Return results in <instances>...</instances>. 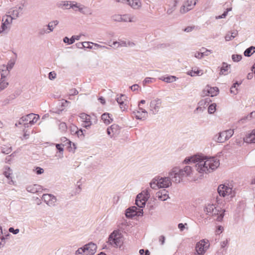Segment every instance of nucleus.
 Listing matches in <instances>:
<instances>
[{
    "instance_id": "nucleus-1",
    "label": "nucleus",
    "mask_w": 255,
    "mask_h": 255,
    "mask_svg": "<svg viewBox=\"0 0 255 255\" xmlns=\"http://www.w3.org/2000/svg\"><path fill=\"white\" fill-rule=\"evenodd\" d=\"M185 164H194L196 170L200 174H208L216 170L220 165L219 159L216 157H208L203 155H195L186 157L183 161Z\"/></svg>"
},
{
    "instance_id": "nucleus-2",
    "label": "nucleus",
    "mask_w": 255,
    "mask_h": 255,
    "mask_svg": "<svg viewBox=\"0 0 255 255\" xmlns=\"http://www.w3.org/2000/svg\"><path fill=\"white\" fill-rule=\"evenodd\" d=\"M204 212L209 216L213 217L215 220L221 221L224 216L225 210L214 204H208L204 208Z\"/></svg>"
},
{
    "instance_id": "nucleus-3",
    "label": "nucleus",
    "mask_w": 255,
    "mask_h": 255,
    "mask_svg": "<svg viewBox=\"0 0 255 255\" xmlns=\"http://www.w3.org/2000/svg\"><path fill=\"white\" fill-rule=\"evenodd\" d=\"M108 243L113 247L120 248L123 243L122 235L117 231H114L109 236Z\"/></svg>"
},
{
    "instance_id": "nucleus-4",
    "label": "nucleus",
    "mask_w": 255,
    "mask_h": 255,
    "mask_svg": "<svg viewBox=\"0 0 255 255\" xmlns=\"http://www.w3.org/2000/svg\"><path fill=\"white\" fill-rule=\"evenodd\" d=\"M234 133V130L233 129L224 130L215 136V140L219 143H223L230 138Z\"/></svg>"
},
{
    "instance_id": "nucleus-5",
    "label": "nucleus",
    "mask_w": 255,
    "mask_h": 255,
    "mask_svg": "<svg viewBox=\"0 0 255 255\" xmlns=\"http://www.w3.org/2000/svg\"><path fill=\"white\" fill-rule=\"evenodd\" d=\"M181 174L180 169L178 167H175L169 172L168 175L173 182L179 183L183 178Z\"/></svg>"
},
{
    "instance_id": "nucleus-6",
    "label": "nucleus",
    "mask_w": 255,
    "mask_h": 255,
    "mask_svg": "<svg viewBox=\"0 0 255 255\" xmlns=\"http://www.w3.org/2000/svg\"><path fill=\"white\" fill-rule=\"evenodd\" d=\"M210 244L209 241L203 239L198 242L196 245V252L198 255H204L207 250L209 248Z\"/></svg>"
},
{
    "instance_id": "nucleus-7",
    "label": "nucleus",
    "mask_w": 255,
    "mask_h": 255,
    "mask_svg": "<svg viewBox=\"0 0 255 255\" xmlns=\"http://www.w3.org/2000/svg\"><path fill=\"white\" fill-rule=\"evenodd\" d=\"M162 100L159 98H155L152 100L149 104V111L153 115L158 113L160 108L162 107Z\"/></svg>"
},
{
    "instance_id": "nucleus-8",
    "label": "nucleus",
    "mask_w": 255,
    "mask_h": 255,
    "mask_svg": "<svg viewBox=\"0 0 255 255\" xmlns=\"http://www.w3.org/2000/svg\"><path fill=\"white\" fill-rule=\"evenodd\" d=\"M218 192L221 196L225 197L227 195H231L233 197L235 193L232 187L229 185H220L218 188Z\"/></svg>"
},
{
    "instance_id": "nucleus-9",
    "label": "nucleus",
    "mask_w": 255,
    "mask_h": 255,
    "mask_svg": "<svg viewBox=\"0 0 255 255\" xmlns=\"http://www.w3.org/2000/svg\"><path fill=\"white\" fill-rule=\"evenodd\" d=\"M14 19L11 15H5L3 16L2 24L0 28V34L3 32L9 30L10 25Z\"/></svg>"
},
{
    "instance_id": "nucleus-10",
    "label": "nucleus",
    "mask_w": 255,
    "mask_h": 255,
    "mask_svg": "<svg viewBox=\"0 0 255 255\" xmlns=\"http://www.w3.org/2000/svg\"><path fill=\"white\" fill-rule=\"evenodd\" d=\"M24 3H21L20 5H17L12 8L9 12L10 15L12 17L15 19L20 15L23 14V10L24 9Z\"/></svg>"
},
{
    "instance_id": "nucleus-11",
    "label": "nucleus",
    "mask_w": 255,
    "mask_h": 255,
    "mask_svg": "<svg viewBox=\"0 0 255 255\" xmlns=\"http://www.w3.org/2000/svg\"><path fill=\"white\" fill-rule=\"evenodd\" d=\"M197 0H186L184 4L180 8V13L183 14L193 9Z\"/></svg>"
},
{
    "instance_id": "nucleus-12",
    "label": "nucleus",
    "mask_w": 255,
    "mask_h": 255,
    "mask_svg": "<svg viewBox=\"0 0 255 255\" xmlns=\"http://www.w3.org/2000/svg\"><path fill=\"white\" fill-rule=\"evenodd\" d=\"M218 93V88L216 87H211L209 85H207L202 91V95L203 96H210L211 97H214L216 96Z\"/></svg>"
},
{
    "instance_id": "nucleus-13",
    "label": "nucleus",
    "mask_w": 255,
    "mask_h": 255,
    "mask_svg": "<svg viewBox=\"0 0 255 255\" xmlns=\"http://www.w3.org/2000/svg\"><path fill=\"white\" fill-rule=\"evenodd\" d=\"M132 114L137 120H144L148 116L147 112L141 108L132 111Z\"/></svg>"
},
{
    "instance_id": "nucleus-14",
    "label": "nucleus",
    "mask_w": 255,
    "mask_h": 255,
    "mask_svg": "<svg viewBox=\"0 0 255 255\" xmlns=\"http://www.w3.org/2000/svg\"><path fill=\"white\" fill-rule=\"evenodd\" d=\"M158 181V188H165L169 187L172 184L171 180L168 177H157Z\"/></svg>"
},
{
    "instance_id": "nucleus-15",
    "label": "nucleus",
    "mask_w": 255,
    "mask_h": 255,
    "mask_svg": "<svg viewBox=\"0 0 255 255\" xmlns=\"http://www.w3.org/2000/svg\"><path fill=\"white\" fill-rule=\"evenodd\" d=\"M135 45V44L133 41L129 40L124 41L120 40L119 41H114L112 43V45H109L110 46H114L117 48L119 47H132Z\"/></svg>"
},
{
    "instance_id": "nucleus-16",
    "label": "nucleus",
    "mask_w": 255,
    "mask_h": 255,
    "mask_svg": "<svg viewBox=\"0 0 255 255\" xmlns=\"http://www.w3.org/2000/svg\"><path fill=\"white\" fill-rule=\"evenodd\" d=\"M31 116H34L33 113L22 117L18 123L15 124V126H18V125H23L25 128L28 127L29 125H31Z\"/></svg>"
},
{
    "instance_id": "nucleus-17",
    "label": "nucleus",
    "mask_w": 255,
    "mask_h": 255,
    "mask_svg": "<svg viewBox=\"0 0 255 255\" xmlns=\"http://www.w3.org/2000/svg\"><path fill=\"white\" fill-rule=\"evenodd\" d=\"M42 199L47 205L50 207L55 206L57 201L56 198L50 194H43Z\"/></svg>"
},
{
    "instance_id": "nucleus-18",
    "label": "nucleus",
    "mask_w": 255,
    "mask_h": 255,
    "mask_svg": "<svg viewBox=\"0 0 255 255\" xmlns=\"http://www.w3.org/2000/svg\"><path fill=\"white\" fill-rule=\"evenodd\" d=\"M80 117L83 122L82 124L83 127L88 128L91 127L92 122L91 121V117L89 115L85 113H82L80 114Z\"/></svg>"
},
{
    "instance_id": "nucleus-19",
    "label": "nucleus",
    "mask_w": 255,
    "mask_h": 255,
    "mask_svg": "<svg viewBox=\"0 0 255 255\" xmlns=\"http://www.w3.org/2000/svg\"><path fill=\"white\" fill-rule=\"evenodd\" d=\"M108 134L112 137L114 135L119 134L120 132L119 127L118 125L114 124L107 129Z\"/></svg>"
},
{
    "instance_id": "nucleus-20",
    "label": "nucleus",
    "mask_w": 255,
    "mask_h": 255,
    "mask_svg": "<svg viewBox=\"0 0 255 255\" xmlns=\"http://www.w3.org/2000/svg\"><path fill=\"white\" fill-rule=\"evenodd\" d=\"M84 246L87 255H94L97 249V246L96 244L91 242L85 245Z\"/></svg>"
},
{
    "instance_id": "nucleus-21",
    "label": "nucleus",
    "mask_w": 255,
    "mask_h": 255,
    "mask_svg": "<svg viewBox=\"0 0 255 255\" xmlns=\"http://www.w3.org/2000/svg\"><path fill=\"white\" fill-rule=\"evenodd\" d=\"M167 192V191L165 189L159 191L156 193V198L160 201H166L167 199L169 198Z\"/></svg>"
},
{
    "instance_id": "nucleus-22",
    "label": "nucleus",
    "mask_w": 255,
    "mask_h": 255,
    "mask_svg": "<svg viewBox=\"0 0 255 255\" xmlns=\"http://www.w3.org/2000/svg\"><path fill=\"white\" fill-rule=\"evenodd\" d=\"M179 1V0H173L169 2L166 11V13L168 15L172 14L173 11L175 10L177 4Z\"/></svg>"
},
{
    "instance_id": "nucleus-23",
    "label": "nucleus",
    "mask_w": 255,
    "mask_h": 255,
    "mask_svg": "<svg viewBox=\"0 0 255 255\" xmlns=\"http://www.w3.org/2000/svg\"><path fill=\"white\" fill-rule=\"evenodd\" d=\"M180 171L181 172V175H182L183 177L190 176L193 173L192 168L189 165H186L184 168L180 169Z\"/></svg>"
},
{
    "instance_id": "nucleus-24",
    "label": "nucleus",
    "mask_w": 255,
    "mask_h": 255,
    "mask_svg": "<svg viewBox=\"0 0 255 255\" xmlns=\"http://www.w3.org/2000/svg\"><path fill=\"white\" fill-rule=\"evenodd\" d=\"M137 208L135 206L131 207L127 209L126 216L127 218H131L137 215Z\"/></svg>"
},
{
    "instance_id": "nucleus-25",
    "label": "nucleus",
    "mask_w": 255,
    "mask_h": 255,
    "mask_svg": "<svg viewBox=\"0 0 255 255\" xmlns=\"http://www.w3.org/2000/svg\"><path fill=\"white\" fill-rule=\"evenodd\" d=\"M208 99H206L204 100H201L199 103V106L194 110V113L197 114L199 113H202L205 109L204 105H206V103H208Z\"/></svg>"
},
{
    "instance_id": "nucleus-26",
    "label": "nucleus",
    "mask_w": 255,
    "mask_h": 255,
    "mask_svg": "<svg viewBox=\"0 0 255 255\" xmlns=\"http://www.w3.org/2000/svg\"><path fill=\"white\" fill-rule=\"evenodd\" d=\"M127 97L125 95L121 94L120 96L116 98V101L119 104L120 108L123 110L126 109V104H125V101Z\"/></svg>"
},
{
    "instance_id": "nucleus-27",
    "label": "nucleus",
    "mask_w": 255,
    "mask_h": 255,
    "mask_svg": "<svg viewBox=\"0 0 255 255\" xmlns=\"http://www.w3.org/2000/svg\"><path fill=\"white\" fill-rule=\"evenodd\" d=\"M147 201L142 197V194H139L136 196L135 204L138 207L141 208L145 206Z\"/></svg>"
},
{
    "instance_id": "nucleus-28",
    "label": "nucleus",
    "mask_w": 255,
    "mask_h": 255,
    "mask_svg": "<svg viewBox=\"0 0 255 255\" xmlns=\"http://www.w3.org/2000/svg\"><path fill=\"white\" fill-rule=\"evenodd\" d=\"M231 68V65L228 64L227 63L223 62L222 66L221 68L220 74L226 75L230 73L229 70Z\"/></svg>"
},
{
    "instance_id": "nucleus-29",
    "label": "nucleus",
    "mask_w": 255,
    "mask_h": 255,
    "mask_svg": "<svg viewBox=\"0 0 255 255\" xmlns=\"http://www.w3.org/2000/svg\"><path fill=\"white\" fill-rule=\"evenodd\" d=\"M244 141L247 143H255V129L244 138Z\"/></svg>"
},
{
    "instance_id": "nucleus-30",
    "label": "nucleus",
    "mask_w": 255,
    "mask_h": 255,
    "mask_svg": "<svg viewBox=\"0 0 255 255\" xmlns=\"http://www.w3.org/2000/svg\"><path fill=\"white\" fill-rule=\"evenodd\" d=\"M126 3L134 9L138 8L141 6V2L139 0H127Z\"/></svg>"
},
{
    "instance_id": "nucleus-31",
    "label": "nucleus",
    "mask_w": 255,
    "mask_h": 255,
    "mask_svg": "<svg viewBox=\"0 0 255 255\" xmlns=\"http://www.w3.org/2000/svg\"><path fill=\"white\" fill-rule=\"evenodd\" d=\"M41 189V187L37 184H33L28 186L26 188V190L28 192L35 193L38 192Z\"/></svg>"
},
{
    "instance_id": "nucleus-32",
    "label": "nucleus",
    "mask_w": 255,
    "mask_h": 255,
    "mask_svg": "<svg viewBox=\"0 0 255 255\" xmlns=\"http://www.w3.org/2000/svg\"><path fill=\"white\" fill-rule=\"evenodd\" d=\"M102 120L104 123L106 125H109L113 121L112 119L110 117L109 113H105L101 116Z\"/></svg>"
},
{
    "instance_id": "nucleus-33",
    "label": "nucleus",
    "mask_w": 255,
    "mask_h": 255,
    "mask_svg": "<svg viewBox=\"0 0 255 255\" xmlns=\"http://www.w3.org/2000/svg\"><path fill=\"white\" fill-rule=\"evenodd\" d=\"M59 23V21L57 20L52 21L50 22L47 25L48 31H47V33H49L50 32L53 31L54 27Z\"/></svg>"
},
{
    "instance_id": "nucleus-34",
    "label": "nucleus",
    "mask_w": 255,
    "mask_h": 255,
    "mask_svg": "<svg viewBox=\"0 0 255 255\" xmlns=\"http://www.w3.org/2000/svg\"><path fill=\"white\" fill-rule=\"evenodd\" d=\"M255 52V47L252 46L246 49L244 51V55L247 57L251 56L253 53Z\"/></svg>"
},
{
    "instance_id": "nucleus-35",
    "label": "nucleus",
    "mask_w": 255,
    "mask_h": 255,
    "mask_svg": "<svg viewBox=\"0 0 255 255\" xmlns=\"http://www.w3.org/2000/svg\"><path fill=\"white\" fill-rule=\"evenodd\" d=\"M151 191V189L148 188L145 190L142 191V192L141 193H139V194H142V197L144 198L145 200H148L150 197V192Z\"/></svg>"
},
{
    "instance_id": "nucleus-36",
    "label": "nucleus",
    "mask_w": 255,
    "mask_h": 255,
    "mask_svg": "<svg viewBox=\"0 0 255 255\" xmlns=\"http://www.w3.org/2000/svg\"><path fill=\"white\" fill-rule=\"evenodd\" d=\"M62 146H63V145L62 144H57L56 145V148L59 150V154H56V156L58 157L59 158H62L63 156V148Z\"/></svg>"
},
{
    "instance_id": "nucleus-37",
    "label": "nucleus",
    "mask_w": 255,
    "mask_h": 255,
    "mask_svg": "<svg viewBox=\"0 0 255 255\" xmlns=\"http://www.w3.org/2000/svg\"><path fill=\"white\" fill-rule=\"evenodd\" d=\"M150 188L153 189H156V188H158V178L156 177L154 178L150 183Z\"/></svg>"
},
{
    "instance_id": "nucleus-38",
    "label": "nucleus",
    "mask_w": 255,
    "mask_h": 255,
    "mask_svg": "<svg viewBox=\"0 0 255 255\" xmlns=\"http://www.w3.org/2000/svg\"><path fill=\"white\" fill-rule=\"evenodd\" d=\"M14 64L15 61L11 59L9 61L6 66L3 65L2 67L10 71L14 66Z\"/></svg>"
},
{
    "instance_id": "nucleus-39",
    "label": "nucleus",
    "mask_w": 255,
    "mask_h": 255,
    "mask_svg": "<svg viewBox=\"0 0 255 255\" xmlns=\"http://www.w3.org/2000/svg\"><path fill=\"white\" fill-rule=\"evenodd\" d=\"M160 79L167 83H171L175 81L176 77L173 76H170L166 77H161Z\"/></svg>"
},
{
    "instance_id": "nucleus-40",
    "label": "nucleus",
    "mask_w": 255,
    "mask_h": 255,
    "mask_svg": "<svg viewBox=\"0 0 255 255\" xmlns=\"http://www.w3.org/2000/svg\"><path fill=\"white\" fill-rule=\"evenodd\" d=\"M253 119H255V111L251 112L249 115L242 118L241 121L243 123H244V121H250Z\"/></svg>"
},
{
    "instance_id": "nucleus-41",
    "label": "nucleus",
    "mask_w": 255,
    "mask_h": 255,
    "mask_svg": "<svg viewBox=\"0 0 255 255\" xmlns=\"http://www.w3.org/2000/svg\"><path fill=\"white\" fill-rule=\"evenodd\" d=\"M187 74L188 75L192 77H193L196 76V75H202L203 73L201 70H197V71L191 70L190 71L188 72Z\"/></svg>"
},
{
    "instance_id": "nucleus-42",
    "label": "nucleus",
    "mask_w": 255,
    "mask_h": 255,
    "mask_svg": "<svg viewBox=\"0 0 255 255\" xmlns=\"http://www.w3.org/2000/svg\"><path fill=\"white\" fill-rule=\"evenodd\" d=\"M8 85V83L5 81V79L0 80V92L4 89Z\"/></svg>"
},
{
    "instance_id": "nucleus-43",
    "label": "nucleus",
    "mask_w": 255,
    "mask_h": 255,
    "mask_svg": "<svg viewBox=\"0 0 255 255\" xmlns=\"http://www.w3.org/2000/svg\"><path fill=\"white\" fill-rule=\"evenodd\" d=\"M0 70L1 71V79H5L6 76L9 74V71L2 67L0 69Z\"/></svg>"
},
{
    "instance_id": "nucleus-44",
    "label": "nucleus",
    "mask_w": 255,
    "mask_h": 255,
    "mask_svg": "<svg viewBox=\"0 0 255 255\" xmlns=\"http://www.w3.org/2000/svg\"><path fill=\"white\" fill-rule=\"evenodd\" d=\"M240 84H241V82L238 83V82H236L234 84V85L231 88L230 92L231 93L236 95L238 93V89H235V90H233V89H235L236 88L237 86H239Z\"/></svg>"
},
{
    "instance_id": "nucleus-45",
    "label": "nucleus",
    "mask_w": 255,
    "mask_h": 255,
    "mask_svg": "<svg viewBox=\"0 0 255 255\" xmlns=\"http://www.w3.org/2000/svg\"><path fill=\"white\" fill-rule=\"evenodd\" d=\"M59 129L62 132H64L67 130V126L65 123L61 122L59 124Z\"/></svg>"
},
{
    "instance_id": "nucleus-46",
    "label": "nucleus",
    "mask_w": 255,
    "mask_h": 255,
    "mask_svg": "<svg viewBox=\"0 0 255 255\" xmlns=\"http://www.w3.org/2000/svg\"><path fill=\"white\" fill-rule=\"evenodd\" d=\"M216 104L215 103L212 104L208 107V112L209 114H212L216 111Z\"/></svg>"
},
{
    "instance_id": "nucleus-47",
    "label": "nucleus",
    "mask_w": 255,
    "mask_h": 255,
    "mask_svg": "<svg viewBox=\"0 0 255 255\" xmlns=\"http://www.w3.org/2000/svg\"><path fill=\"white\" fill-rule=\"evenodd\" d=\"M74 37H71V38H69L68 37H65L63 38V42L64 43H68V44H72L74 43Z\"/></svg>"
},
{
    "instance_id": "nucleus-48",
    "label": "nucleus",
    "mask_w": 255,
    "mask_h": 255,
    "mask_svg": "<svg viewBox=\"0 0 255 255\" xmlns=\"http://www.w3.org/2000/svg\"><path fill=\"white\" fill-rule=\"evenodd\" d=\"M83 253H85V255H86V249H85V246L82 247V248H79L76 251V253H75V255H81Z\"/></svg>"
},
{
    "instance_id": "nucleus-49",
    "label": "nucleus",
    "mask_w": 255,
    "mask_h": 255,
    "mask_svg": "<svg viewBox=\"0 0 255 255\" xmlns=\"http://www.w3.org/2000/svg\"><path fill=\"white\" fill-rule=\"evenodd\" d=\"M232 58L234 62H239L242 59V56L241 55L234 54L232 55Z\"/></svg>"
},
{
    "instance_id": "nucleus-50",
    "label": "nucleus",
    "mask_w": 255,
    "mask_h": 255,
    "mask_svg": "<svg viewBox=\"0 0 255 255\" xmlns=\"http://www.w3.org/2000/svg\"><path fill=\"white\" fill-rule=\"evenodd\" d=\"M34 116H31V126L33 125L35 123H36L39 117L38 115H36L33 114Z\"/></svg>"
},
{
    "instance_id": "nucleus-51",
    "label": "nucleus",
    "mask_w": 255,
    "mask_h": 255,
    "mask_svg": "<svg viewBox=\"0 0 255 255\" xmlns=\"http://www.w3.org/2000/svg\"><path fill=\"white\" fill-rule=\"evenodd\" d=\"M231 10V8L227 9V10L224 11V12L222 15L216 16V19H218L225 18L228 14V11H230Z\"/></svg>"
},
{
    "instance_id": "nucleus-52",
    "label": "nucleus",
    "mask_w": 255,
    "mask_h": 255,
    "mask_svg": "<svg viewBox=\"0 0 255 255\" xmlns=\"http://www.w3.org/2000/svg\"><path fill=\"white\" fill-rule=\"evenodd\" d=\"M87 44H89V43H87V42H79V43H76V46H77V47L78 48H86Z\"/></svg>"
},
{
    "instance_id": "nucleus-53",
    "label": "nucleus",
    "mask_w": 255,
    "mask_h": 255,
    "mask_svg": "<svg viewBox=\"0 0 255 255\" xmlns=\"http://www.w3.org/2000/svg\"><path fill=\"white\" fill-rule=\"evenodd\" d=\"M122 15H114L113 16V19L116 21H122Z\"/></svg>"
},
{
    "instance_id": "nucleus-54",
    "label": "nucleus",
    "mask_w": 255,
    "mask_h": 255,
    "mask_svg": "<svg viewBox=\"0 0 255 255\" xmlns=\"http://www.w3.org/2000/svg\"><path fill=\"white\" fill-rule=\"evenodd\" d=\"M93 45H94V49H97L98 48H106V49H110V48L108 47H107V46H103V45H100L99 44H97V43H93Z\"/></svg>"
},
{
    "instance_id": "nucleus-55",
    "label": "nucleus",
    "mask_w": 255,
    "mask_h": 255,
    "mask_svg": "<svg viewBox=\"0 0 255 255\" xmlns=\"http://www.w3.org/2000/svg\"><path fill=\"white\" fill-rule=\"evenodd\" d=\"M153 79L152 78L146 77L143 81V85L145 86L147 84L152 83V80Z\"/></svg>"
},
{
    "instance_id": "nucleus-56",
    "label": "nucleus",
    "mask_w": 255,
    "mask_h": 255,
    "mask_svg": "<svg viewBox=\"0 0 255 255\" xmlns=\"http://www.w3.org/2000/svg\"><path fill=\"white\" fill-rule=\"evenodd\" d=\"M56 77V74L55 72H50L48 74L49 79L51 80H54Z\"/></svg>"
},
{
    "instance_id": "nucleus-57",
    "label": "nucleus",
    "mask_w": 255,
    "mask_h": 255,
    "mask_svg": "<svg viewBox=\"0 0 255 255\" xmlns=\"http://www.w3.org/2000/svg\"><path fill=\"white\" fill-rule=\"evenodd\" d=\"M225 39L226 41H229L233 39V37L232 35L230 34V32L227 33L225 37Z\"/></svg>"
},
{
    "instance_id": "nucleus-58",
    "label": "nucleus",
    "mask_w": 255,
    "mask_h": 255,
    "mask_svg": "<svg viewBox=\"0 0 255 255\" xmlns=\"http://www.w3.org/2000/svg\"><path fill=\"white\" fill-rule=\"evenodd\" d=\"M8 231L9 232L12 233L14 235L18 234L19 232V230L18 229H14L12 227L9 228Z\"/></svg>"
},
{
    "instance_id": "nucleus-59",
    "label": "nucleus",
    "mask_w": 255,
    "mask_h": 255,
    "mask_svg": "<svg viewBox=\"0 0 255 255\" xmlns=\"http://www.w3.org/2000/svg\"><path fill=\"white\" fill-rule=\"evenodd\" d=\"M122 17H123L122 21H129V22L132 21L130 17L129 16L127 15H122Z\"/></svg>"
},
{
    "instance_id": "nucleus-60",
    "label": "nucleus",
    "mask_w": 255,
    "mask_h": 255,
    "mask_svg": "<svg viewBox=\"0 0 255 255\" xmlns=\"http://www.w3.org/2000/svg\"><path fill=\"white\" fill-rule=\"evenodd\" d=\"M228 244V240L227 239H226L225 240L223 241L220 243L221 247L223 249L225 248L226 247H227Z\"/></svg>"
},
{
    "instance_id": "nucleus-61",
    "label": "nucleus",
    "mask_w": 255,
    "mask_h": 255,
    "mask_svg": "<svg viewBox=\"0 0 255 255\" xmlns=\"http://www.w3.org/2000/svg\"><path fill=\"white\" fill-rule=\"evenodd\" d=\"M35 171L37 174H41L44 172V170L43 168L40 167H37L35 168Z\"/></svg>"
},
{
    "instance_id": "nucleus-62",
    "label": "nucleus",
    "mask_w": 255,
    "mask_h": 255,
    "mask_svg": "<svg viewBox=\"0 0 255 255\" xmlns=\"http://www.w3.org/2000/svg\"><path fill=\"white\" fill-rule=\"evenodd\" d=\"M79 93L78 91L76 89H71L70 90V95H72V96H74V95H78Z\"/></svg>"
},
{
    "instance_id": "nucleus-63",
    "label": "nucleus",
    "mask_w": 255,
    "mask_h": 255,
    "mask_svg": "<svg viewBox=\"0 0 255 255\" xmlns=\"http://www.w3.org/2000/svg\"><path fill=\"white\" fill-rule=\"evenodd\" d=\"M3 174L8 179L11 178V176H10L11 173H10V170L9 168H8V169L7 171L4 172Z\"/></svg>"
},
{
    "instance_id": "nucleus-64",
    "label": "nucleus",
    "mask_w": 255,
    "mask_h": 255,
    "mask_svg": "<svg viewBox=\"0 0 255 255\" xmlns=\"http://www.w3.org/2000/svg\"><path fill=\"white\" fill-rule=\"evenodd\" d=\"M194 56L196 58H198V59H201L203 57L202 52H196L195 53Z\"/></svg>"
}]
</instances>
